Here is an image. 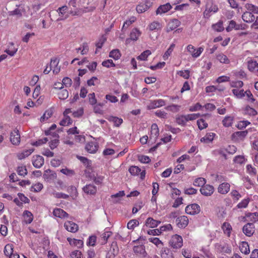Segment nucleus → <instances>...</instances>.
I'll return each instance as SVG.
<instances>
[{
	"label": "nucleus",
	"mask_w": 258,
	"mask_h": 258,
	"mask_svg": "<svg viewBox=\"0 0 258 258\" xmlns=\"http://www.w3.org/2000/svg\"><path fill=\"white\" fill-rule=\"evenodd\" d=\"M232 92L237 98H241L245 96V93H244L243 90L239 91L237 89H234L232 90Z\"/></svg>",
	"instance_id": "864d4df0"
},
{
	"label": "nucleus",
	"mask_w": 258,
	"mask_h": 258,
	"mask_svg": "<svg viewBox=\"0 0 258 258\" xmlns=\"http://www.w3.org/2000/svg\"><path fill=\"white\" fill-rule=\"evenodd\" d=\"M138 160L143 163H148L151 161V159L148 156L144 155L139 156Z\"/></svg>",
	"instance_id": "052dcab7"
},
{
	"label": "nucleus",
	"mask_w": 258,
	"mask_h": 258,
	"mask_svg": "<svg viewBox=\"0 0 258 258\" xmlns=\"http://www.w3.org/2000/svg\"><path fill=\"white\" fill-rule=\"evenodd\" d=\"M161 256L162 258H174L171 250L167 247L162 249Z\"/></svg>",
	"instance_id": "4be33fe9"
},
{
	"label": "nucleus",
	"mask_w": 258,
	"mask_h": 258,
	"mask_svg": "<svg viewBox=\"0 0 258 258\" xmlns=\"http://www.w3.org/2000/svg\"><path fill=\"white\" fill-rule=\"evenodd\" d=\"M214 191V188L212 185L206 184L200 188L201 193L205 196H211Z\"/></svg>",
	"instance_id": "0eeeda50"
},
{
	"label": "nucleus",
	"mask_w": 258,
	"mask_h": 258,
	"mask_svg": "<svg viewBox=\"0 0 258 258\" xmlns=\"http://www.w3.org/2000/svg\"><path fill=\"white\" fill-rule=\"evenodd\" d=\"M239 249L242 253L245 254H247L249 253L250 250L248 243L245 241H242L241 245L239 246Z\"/></svg>",
	"instance_id": "bb28decb"
},
{
	"label": "nucleus",
	"mask_w": 258,
	"mask_h": 258,
	"mask_svg": "<svg viewBox=\"0 0 258 258\" xmlns=\"http://www.w3.org/2000/svg\"><path fill=\"white\" fill-rule=\"evenodd\" d=\"M175 47V44L172 43L171 44L170 47L168 48V49L167 50V51L165 52L163 58L164 59H166V58H168V56L170 55L171 52H172L174 47Z\"/></svg>",
	"instance_id": "13d9d810"
},
{
	"label": "nucleus",
	"mask_w": 258,
	"mask_h": 258,
	"mask_svg": "<svg viewBox=\"0 0 258 258\" xmlns=\"http://www.w3.org/2000/svg\"><path fill=\"white\" fill-rule=\"evenodd\" d=\"M197 124L200 130L206 128L208 126V123H206L204 119H200L197 121Z\"/></svg>",
	"instance_id": "09e8293b"
},
{
	"label": "nucleus",
	"mask_w": 258,
	"mask_h": 258,
	"mask_svg": "<svg viewBox=\"0 0 258 258\" xmlns=\"http://www.w3.org/2000/svg\"><path fill=\"white\" fill-rule=\"evenodd\" d=\"M256 68H258L256 61L251 60L248 62V69L250 71H253Z\"/></svg>",
	"instance_id": "6e6d98bb"
},
{
	"label": "nucleus",
	"mask_w": 258,
	"mask_h": 258,
	"mask_svg": "<svg viewBox=\"0 0 258 258\" xmlns=\"http://www.w3.org/2000/svg\"><path fill=\"white\" fill-rule=\"evenodd\" d=\"M161 223L160 221L156 220L152 218L149 217L146 221V225L150 228H155Z\"/></svg>",
	"instance_id": "aec40b11"
},
{
	"label": "nucleus",
	"mask_w": 258,
	"mask_h": 258,
	"mask_svg": "<svg viewBox=\"0 0 258 258\" xmlns=\"http://www.w3.org/2000/svg\"><path fill=\"white\" fill-rule=\"evenodd\" d=\"M53 214L54 216L60 218H64L69 216V214L61 209L55 208L53 211Z\"/></svg>",
	"instance_id": "dca6fc26"
},
{
	"label": "nucleus",
	"mask_w": 258,
	"mask_h": 258,
	"mask_svg": "<svg viewBox=\"0 0 258 258\" xmlns=\"http://www.w3.org/2000/svg\"><path fill=\"white\" fill-rule=\"evenodd\" d=\"M4 252H5V254L7 256H9L11 254H12V252H13V245H12V244L6 245L5 247Z\"/></svg>",
	"instance_id": "3c124183"
},
{
	"label": "nucleus",
	"mask_w": 258,
	"mask_h": 258,
	"mask_svg": "<svg viewBox=\"0 0 258 258\" xmlns=\"http://www.w3.org/2000/svg\"><path fill=\"white\" fill-rule=\"evenodd\" d=\"M62 83L63 84V86L64 85L66 87H69L72 84V81L69 77H64L62 79Z\"/></svg>",
	"instance_id": "69168bd1"
},
{
	"label": "nucleus",
	"mask_w": 258,
	"mask_h": 258,
	"mask_svg": "<svg viewBox=\"0 0 258 258\" xmlns=\"http://www.w3.org/2000/svg\"><path fill=\"white\" fill-rule=\"evenodd\" d=\"M60 172L68 176H72L75 174L74 170L69 169L68 168L62 169L60 170Z\"/></svg>",
	"instance_id": "0e129e2a"
},
{
	"label": "nucleus",
	"mask_w": 258,
	"mask_h": 258,
	"mask_svg": "<svg viewBox=\"0 0 258 258\" xmlns=\"http://www.w3.org/2000/svg\"><path fill=\"white\" fill-rule=\"evenodd\" d=\"M182 238L177 234L174 235L171 238L169 244L173 248H179L182 246Z\"/></svg>",
	"instance_id": "f257e3e1"
},
{
	"label": "nucleus",
	"mask_w": 258,
	"mask_h": 258,
	"mask_svg": "<svg viewBox=\"0 0 258 258\" xmlns=\"http://www.w3.org/2000/svg\"><path fill=\"white\" fill-rule=\"evenodd\" d=\"M83 191L87 194L95 195L97 192V188L93 184L86 185L83 188Z\"/></svg>",
	"instance_id": "6ab92c4d"
},
{
	"label": "nucleus",
	"mask_w": 258,
	"mask_h": 258,
	"mask_svg": "<svg viewBox=\"0 0 258 258\" xmlns=\"http://www.w3.org/2000/svg\"><path fill=\"white\" fill-rule=\"evenodd\" d=\"M107 40V37L105 35H102L99 38L98 41L96 43V46L97 48H101L103 45Z\"/></svg>",
	"instance_id": "37998d69"
},
{
	"label": "nucleus",
	"mask_w": 258,
	"mask_h": 258,
	"mask_svg": "<svg viewBox=\"0 0 258 258\" xmlns=\"http://www.w3.org/2000/svg\"><path fill=\"white\" fill-rule=\"evenodd\" d=\"M17 171L19 175L23 176H25L28 173L26 166L18 167Z\"/></svg>",
	"instance_id": "a19ab883"
},
{
	"label": "nucleus",
	"mask_w": 258,
	"mask_h": 258,
	"mask_svg": "<svg viewBox=\"0 0 258 258\" xmlns=\"http://www.w3.org/2000/svg\"><path fill=\"white\" fill-rule=\"evenodd\" d=\"M96 236L95 235L90 236L89 237L88 240L87 242V244L89 246H94L96 241Z\"/></svg>",
	"instance_id": "4d7b16f0"
},
{
	"label": "nucleus",
	"mask_w": 258,
	"mask_h": 258,
	"mask_svg": "<svg viewBox=\"0 0 258 258\" xmlns=\"http://www.w3.org/2000/svg\"><path fill=\"white\" fill-rule=\"evenodd\" d=\"M246 216L247 217H250L251 221H252L253 222H255L258 221V213H249L247 214H246Z\"/></svg>",
	"instance_id": "774afa93"
},
{
	"label": "nucleus",
	"mask_w": 258,
	"mask_h": 258,
	"mask_svg": "<svg viewBox=\"0 0 258 258\" xmlns=\"http://www.w3.org/2000/svg\"><path fill=\"white\" fill-rule=\"evenodd\" d=\"M253 228V224L252 223H248L243 227V232L247 236H251L254 233Z\"/></svg>",
	"instance_id": "1a4fd4ad"
},
{
	"label": "nucleus",
	"mask_w": 258,
	"mask_h": 258,
	"mask_svg": "<svg viewBox=\"0 0 258 258\" xmlns=\"http://www.w3.org/2000/svg\"><path fill=\"white\" fill-rule=\"evenodd\" d=\"M128 171L132 175H138L139 173L141 171V170L138 166H132L130 167Z\"/></svg>",
	"instance_id": "a18cd8bd"
},
{
	"label": "nucleus",
	"mask_w": 258,
	"mask_h": 258,
	"mask_svg": "<svg viewBox=\"0 0 258 258\" xmlns=\"http://www.w3.org/2000/svg\"><path fill=\"white\" fill-rule=\"evenodd\" d=\"M247 134L248 132L247 131L236 132L232 134L231 139L235 141L242 140L247 136Z\"/></svg>",
	"instance_id": "9b49d317"
},
{
	"label": "nucleus",
	"mask_w": 258,
	"mask_h": 258,
	"mask_svg": "<svg viewBox=\"0 0 258 258\" xmlns=\"http://www.w3.org/2000/svg\"><path fill=\"white\" fill-rule=\"evenodd\" d=\"M242 19L246 23H251L254 20L255 17L251 12L246 11L242 15Z\"/></svg>",
	"instance_id": "f3484780"
},
{
	"label": "nucleus",
	"mask_w": 258,
	"mask_h": 258,
	"mask_svg": "<svg viewBox=\"0 0 258 258\" xmlns=\"http://www.w3.org/2000/svg\"><path fill=\"white\" fill-rule=\"evenodd\" d=\"M10 141L13 145H17L20 143L19 131L16 129L10 134Z\"/></svg>",
	"instance_id": "7ed1b4c3"
},
{
	"label": "nucleus",
	"mask_w": 258,
	"mask_h": 258,
	"mask_svg": "<svg viewBox=\"0 0 258 258\" xmlns=\"http://www.w3.org/2000/svg\"><path fill=\"white\" fill-rule=\"evenodd\" d=\"M102 65L104 67H106L107 68H110V67H114L115 66V64L113 62V60L112 59H107L106 60H104L102 62Z\"/></svg>",
	"instance_id": "5fc2aeb1"
},
{
	"label": "nucleus",
	"mask_w": 258,
	"mask_h": 258,
	"mask_svg": "<svg viewBox=\"0 0 258 258\" xmlns=\"http://www.w3.org/2000/svg\"><path fill=\"white\" fill-rule=\"evenodd\" d=\"M212 28L217 32H221L224 30L223 26V22L222 21H219L217 23L213 24L212 26Z\"/></svg>",
	"instance_id": "e433bc0d"
},
{
	"label": "nucleus",
	"mask_w": 258,
	"mask_h": 258,
	"mask_svg": "<svg viewBox=\"0 0 258 258\" xmlns=\"http://www.w3.org/2000/svg\"><path fill=\"white\" fill-rule=\"evenodd\" d=\"M215 135V134L213 133H208L205 136L201 139V142L205 143H209L213 140Z\"/></svg>",
	"instance_id": "a878e982"
},
{
	"label": "nucleus",
	"mask_w": 258,
	"mask_h": 258,
	"mask_svg": "<svg viewBox=\"0 0 258 258\" xmlns=\"http://www.w3.org/2000/svg\"><path fill=\"white\" fill-rule=\"evenodd\" d=\"M188 121L186 115H180L176 118V122L180 125L184 126L186 122Z\"/></svg>",
	"instance_id": "2f4dec72"
},
{
	"label": "nucleus",
	"mask_w": 258,
	"mask_h": 258,
	"mask_svg": "<svg viewBox=\"0 0 258 258\" xmlns=\"http://www.w3.org/2000/svg\"><path fill=\"white\" fill-rule=\"evenodd\" d=\"M133 251L136 254H140L143 257H146L148 255L143 243L134 246Z\"/></svg>",
	"instance_id": "20e7f679"
},
{
	"label": "nucleus",
	"mask_w": 258,
	"mask_h": 258,
	"mask_svg": "<svg viewBox=\"0 0 258 258\" xmlns=\"http://www.w3.org/2000/svg\"><path fill=\"white\" fill-rule=\"evenodd\" d=\"M180 22L176 19L172 20L171 22L168 24L166 32L168 33L170 31L174 30L180 25Z\"/></svg>",
	"instance_id": "2eb2a0df"
},
{
	"label": "nucleus",
	"mask_w": 258,
	"mask_h": 258,
	"mask_svg": "<svg viewBox=\"0 0 258 258\" xmlns=\"http://www.w3.org/2000/svg\"><path fill=\"white\" fill-rule=\"evenodd\" d=\"M34 149L32 148L24 151L18 156V158L21 160L29 156L34 151Z\"/></svg>",
	"instance_id": "4c0bfd02"
},
{
	"label": "nucleus",
	"mask_w": 258,
	"mask_h": 258,
	"mask_svg": "<svg viewBox=\"0 0 258 258\" xmlns=\"http://www.w3.org/2000/svg\"><path fill=\"white\" fill-rule=\"evenodd\" d=\"M57 94L59 99L61 100H65L69 97V92L67 89L60 90Z\"/></svg>",
	"instance_id": "58836bf2"
},
{
	"label": "nucleus",
	"mask_w": 258,
	"mask_h": 258,
	"mask_svg": "<svg viewBox=\"0 0 258 258\" xmlns=\"http://www.w3.org/2000/svg\"><path fill=\"white\" fill-rule=\"evenodd\" d=\"M64 227L67 231L72 233L76 232L79 229L78 225L70 221H66L64 224Z\"/></svg>",
	"instance_id": "39448f33"
},
{
	"label": "nucleus",
	"mask_w": 258,
	"mask_h": 258,
	"mask_svg": "<svg viewBox=\"0 0 258 258\" xmlns=\"http://www.w3.org/2000/svg\"><path fill=\"white\" fill-rule=\"evenodd\" d=\"M185 211L187 214L194 215L198 214L200 212L201 208L197 204H192L186 207Z\"/></svg>",
	"instance_id": "f03ea898"
},
{
	"label": "nucleus",
	"mask_w": 258,
	"mask_h": 258,
	"mask_svg": "<svg viewBox=\"0 0 258 258\" xmlns=\"http://www.w3.org/2000/svg\"><path fill=\"white\" fill-rule=\"evenodd\" d=\"M225 234H227L228 236H230L232 227L230 224L227 222H224L222 226Z\"/></svg>",
	"instance_id": "7c9ffc66"
},
{
	"label": "nucleus",
	"mask_w": 258,
	"mask_h": 258,
	"mask_svg": "<svg viewBox=\"0 0 258 258\" xmlns=\"http://www.w3.org/2000/svg\"><path fill=\"white\" fill-rule=\"evenodd\" d=\"M230 186L228 183L223 182L219 185L218 191L221 194H226L229 191Z\"/></svg>",
	"instance_id": "a211bd4d"
},
{
	"label": "nucleus",
	"mask_w": 258,
	"mask_h": 258,
	"mask_svg": "<svg viewBox=\"0 0 258 258\" xmlns=\"http://www.w3.org/2000/svg\"><path fill=\"white\" fill-rule=\"evenodd\" d=\"M89 102L91 105H95L97 103V100L95 98L94 93H90L88 95Z\"/></svg>",
	"instance_id": "680f3d73"
},
{
	"label": "nucleus",
	"mask_w": 258,
	"mask_h": 258,
	"mask_svg": "<svg viewBox=\"0 0 258 258\" xmlns=\"http://www.w3.org/2000/svg\"><path fill=\"white\" fill-rule=\"evenodd\" d=\"M85 149L90 153H94L98 149V146L95 143L92 142L86 144Z\"/></svg>",
	"instance_id": "412c9836"
},
{
	"label": "nucleus",
	"mask_w": 258,
	"mask_h": 258,
	"mask_svg": "<svg viewBox=\"0 0 258 258\" xmlns=\"http://www.w3.org/2000/svg\"><path fill=\"white\" fill-rule=\"evenodd\" d=\"M172 8V6L169 3H166L165 5L160 6L156 11L157 15L165 13Z\"/></svg>",
	"instance_id": "4468645a"
},
{
	"label": "nucleus",
	"mask_w": 258,
	"mask_h": 258,
	"mask_svg": "<svg viewBox=\"0 0 258 258\" xmlns=\"http://www.w3.org/2000/svg\"><path fill=\"white\" fill-rule=\"evenodd\" d=\"M33 157L32 159L33 165L37 168H39L43 166L44 163V159L43 157L40 155H36L35 158Z\"/></svg>",
	"instance_id": "9d476101"
},
{
	"label": "nucleus",
	"mask_w": 258,
	"mask_h": 258,
	"mask_svg": "<svg viewBox=\"0 0 258 258\" xmlns=\"http://www.w3.org/2000/svg\"><path fill=\"white\" fill-rule=\"evenodd\" d=\"M150 8V5L140 4L137 6L136 10L138 13H142L147 11Z\"/></svg>",
	"instance_id": "79ce46f5"
},
{
	"label": "nucleus",
	"mask_w": 258,
	"mask_h": 258,
	"mask_svg": "<svg viewBox=\"0 0 258 258\" xmlns=\"http://www.w3.org/2000/svg\"><path fill=\"white\" fill-rule=\"evenodd\" d=\"M71 255L72 258H83L81 251L78 250L72 251Z\"/></svg>",
	"instance_id": "338daca9"
},
{
	"label": "nucleus",
	"mask_w": 258,
	"mask_h": 258,
	"mask_svg": "<svg viewBox=\"0 0 258 258\" xmlns=\"http://www.w3.org/2000/svg\"><path fill=\"white\" fill-rule=\"evenodd\" d=\"M245 7L246 9L251 13H253L254 14H258L257 7L250 4H246Z\"/></svg>",
	"instance_id": "72a5a7b5"
},
{
	"label": "nucleus",
	"mask_w": 258,
	"mask_h": 258,
	"mask_svg": "<svg viewBox=\"0 0 258 258\" xmlns=\"http://www.w3.org/2000/svg\"><path fill=\"white\" fill-rule=\"evenodd\" d=\"M233 120V117L230 116H226L222 120L223 125L225 127L231 126L232 124Z\"/></svg>",
	"instance_id": "c85d7f7f"
},
{
	"label": "nucleus",
	"mask_w": 258,
	"mask_h": 258,
	"mask_svg": "<svg viewBox=\"0 0 258 258\" xmlns=\"http://www.w3.org/2000/svg\"><path fill=\"white\" fill-rule=\"evenodd\" d=\"M24 221L26 224L31 223L33 219V214L27 210L24 211L23 213Z\"/></svg>",
	"instance_id": "5701e85b"
},
{
	"label": "nucleus",
	"mask_w": 258,
	"mask_h": 258,
	"mask_svg": "<svg viewBox=\"0 0 258 258\" xmlns=\"http://www.w3.org/2000/svg\"><path fill=\"white\" fill-rule=\"evenodd\" d=\"M217 59L221 63L228 64L230 62V61L227 56L222 53L217 55Z\"/></svg>",
	"instance_id": "ea45409f"
},
{
	"label": "nucleus",
	"mask_w": 258,
	"mask_h": 258,
	"mask_svg": "<svg viewBox=\"0 0 258 258\" xmlns=\"http://www.w3.org/2000/svg\"><path fill=\"white\" fill-rule=\"evenodd\" d=\"M149 29L151 31L161 29V25L158 22L154 21L150 24V25H149Z\"/></svg>",
	"instance_id": "49530a36"
},
{
	"label": "nucleus",
	"mask_w": 258,
	"mask_h": 258,
	"mask_svg": "<svg viewBox=\"0 0 258 258\" xmlns=\"http://www.w3.org/2000/svg\"><path fill=\"white\" fill-rule=\"evenodd\" d=\"M159 128L156 123H153L151 125V136H154L155 138L159 136Z\"/></svg>",
	"instance_id": "473e14b6"
},
{
	"label": "nucleus",
	"mask_w": 258,
	"mask_h": 258,
	"mask_svg": "<svg viewBox=\"0 0 258 258\" xmlns=\"http://www.w3.org/2000/svg\"><path fill=\"white\" fill-rule=\"evenodd\" d=\"M67 122V125H69L71 124L73 122L72 119L69 116H64L63 118L59 122V124L61 126L66 125V122Z\"/></svg>",
	"instance_id": "de8ad7c7"
},
{
	"label": "nucleus",
	"mask_w": 258,
	"mask_h": 258,
	"mask_svg": "<svg viewBox=\"0 0 258 258\" xmlns=\"http://www.w3.org/2000/svg\"><path fill=\"white\" fill-rule=\"evenodd\" d=\"M249 202V199L248 198L244 199L237 205V207L238 208H246Z\"/></svg>",
	"instance_id": "bf43d9fd"
},
{
	"label": "nucleus",
	"mask_w": 258,
	"mask_h": 258,
	"mask_svg": "<svg viewBox=\"0 0 258 258\" xmlns=\"http://www.w3.org/2000/svg\"><path fill=\"white\" fill-rule=\"evenodd\" d=\"M177 226L180 228H185L188 224V219L185 216H180L176 219Z\"/></svg>",
	"instance_id": "6e6552de"
},
{
	"label": "nucleus",
	"mask_w": 258,
	"mask_h": 258,
	"mask_svg": "<svg viewBox=\"0 0 258 258\" xmlns=\"http://www.w3.org/2000/svg\"><path fill=\"white\" fill-rule=\"evenodd\" d=\"M77 158L80 160L87 168H90L91 166V161L85 157L77 155Z\"/></svg>",
	"instance_id": "cd10ccee"
},
{
	"label": "nucleus",
	"mask_w": 258,
	"mask_h": 258,
	"mask_svg": "<svg viewBox=\"0 0 258 258\" xmlns=\"http://www.w3.org/2000/svg\"><path fill=\"white\" fill-rule=\"evenodd\" d=\"M206 182V181L205 178L202 177L197 178L195 180L194 185L195 186L203 187L205 185Z\"/></svg>",
	"instance_id": "c9c22d12"
},
{
	"label": "nucleus",
	"mask_w": 258,
	"mask_h": 258,
	"mask_svg": "<svg viewBox=\"0 0 258 258\" xmlns=\"http://www.w3.org/2000/svg\"><path fill=\"white\" fill-rule=\"evenodd\" d=\"M245 113L249 115L254 116L257 114V111L253 108L250 107L249 105H247L245 108Z\"/></svg>",
	"instance_id": "c03bdc74"
},
{
	"label": "nucleus",
	"mask_w": 258,
	"mask_h": 258,
	"mask_svg": "<svg viewBox=\"0 0 258 258\" xmlns=\"http://www.w3.org/2000/svg\"><path fill=\"white\" fill-rule=\"evenodd\" d=\"M43 177L45 180L48 182L56 179L57 175L54 171L48 169L44 171Z\"/></svg>",
	"instance_id": "423d86ee"
},
{
	"label": "nucleus",
	"mask_w": 258,
	"mask_h": 258,
	"mask_svg": "<svg viewBox=\"0 0 258 258\" xmlns=\"http://www.w3.org/2000/svg\"><path fill=\"white\" fill-rule=\"evenodd\" d=\"M250 123L247 120L240 121L237 125V127L239 130H242L245 128L246 126Z\"/></svg>",
	"instance_id": "e2e57ef3"
},
{
	"label": "nucleus",
	"mask_w": 258,
	"mask_h": 258,
	"mask_svg": "<svg viewBox=\"0 0 258 258\" xmlns=\"http://www.w3.org/2000/svg\"><path fill=\"white\" fill-rule=\"evenodd\" d=\"M140 35L141 32L139 29L137 28L133 29L130 33V37L127 38L125 40L126 43H130L131 40L136 41Z\"/></svg>",
	"instance_id": "f8f14e48"
},
{
	"label": "nucleus",
	"mask_w": 258,
	"mask_h": 258,
	"mask_svg": "<svg viewBox=\"0 0 258 258\" xmlns=\"http://www.w3.org/2000/svg\"><path fill=\"white\" fill-rule=\"evenodd\" d=\"M67 240L71 245L73 244L75 246H77L78 248H81L83 246V241L82 240H78L76 239H73L68 237Z\"/></svg>",
	"instance_id": "b1692460"
},
{
	"label": "nucleus",
	"mask_w": 258,
	"mask_h": 258,
	"mask_svg": "<svg viewBox=\"0 0 258 258\" xmlns=\"http://www.w3.org/2000/svg\"><path fill=\"white\" fill-rule=\"evenodd\" d=\"M139 224V222L137 220H132L128 222L127 227L129 229H133L136 226H138Z\"/></svg>",
	"instance_id": "8fccbe9b"
},
{
	"label": "nucleus",
	"mask_w": 258,
	"mask_h": 258,
	"mask_svg": "<svg viewBox=\"0 0 258 258\" xmlns=\"http://www.w3.org/2000/svg\"><path fill=\"white\" fill-rule=\"evenodd\" d=\"M180 107V106L179 105L172 104L166 107L165 109L169 111H171L174 112H177L179 110Z\"/></svg>",
	"instance_id": "603ef678"
},
{
	"label": "nucleus",
	"mask_w": 258,
	"mask_h": 258,
	"mask_svg": "<svg viewBox=\"0 0 258 258\" xmlns=\"http://www.w3.org/2000/svg\"><path fill=\"white\" fill-rule=\"evenodd\" d=\"M106 118L109 121L113 122L114 125L116 127H119L123 122V120L121 118H118L116 116H110L109 117Z\"/></svg>",
	"instance_id": "393cba45"
},
{
	"label": "nucleus",
	"mask_w": 258,
	"mask_h": 258,
	"mask_svg": "<svg viewBox=\"0 0 258 258\" xmlns=\"http://www.w3.org/2000/svg\"><path fill=\"white\" fill-rule=\"evenodd\" d=\"M109 56L117 60L120 57L121 53L118 49H113L110 52Z\"/></svg>",
	"instance_id": "c756f323"
},
{
	"label": "nucleus",
	"mask_w": 258,
	"mask_h": 258,
	"mask_svg": "<svg viewBox=\"0 0 258 258\" xmlns=\"http://www.w3.org/2000/svg\"><path fill=\"white\" fill-rule=\"evenodd\" d=\"M151 54V52L149 50H146L143 51L140 55L137 57L138 60H146L149 55Z\"/></svg>",
	"instance_id": "f704fd0d"
},
{
	"label": "nucleus",
	"mask_w": 258,
	"mask_h": 258,
	"mask_svg": "<svg viewBox=\"0 0 258 258\" xmlns=\"http://www.w3.org/2000/svg\"><path fill=\"white\" fill-rule=\"evenodd\" d=\"M165 105V102L164 100L159 99L152 101L148 105V108L152 109L157 107H160Z\"/></svg>",
	"instance_id": "ddd939ff"
}]
</instances>
